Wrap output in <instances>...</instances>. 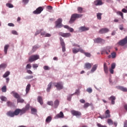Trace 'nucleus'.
Here are the masks:
<instances>
[{
    "instance_id": "obj_1",
    "label": "nucleus",
    "mask_w": 127,
    "mask_h": 127,
    "mask_svg": "<svg viewBox=\"0 0 127 127\" xmlns=\"http://www.w3.org/2000/svg\"><path fill=\"white\" fill-rule=\"evenodd\" d=\"M19 111V109H16L14 112L9 111L7 112L6 115L10 118H13L15 116H18L20 114Z\"/></svg>"
},
{
    "instance_id": "obj_2",
    "label": "nucleus",
    "mask_w": 127,
    "mask_h": 127,
    "mask_svg": "<svg viewBox=\"0 0 127 127\" xmlns=\"http://www.w3.org/2000/svg\"><path fill=\"white\" fill-rule=\"evenodd\" d=\"M82 16H83V15L81 14H73L71 15V18L69 20V23H73V22H74V21H75L77 18H80V17H82Z\"/></svg>"
},
{
    "instance_id": "obj_3",
    "label": "nucleus",
    "mask_w": 127,
    "mask_h": 127,
    "mask_svg": "<svg viewBox=\"0 0 127 127\" xmlns=\"http://www.w3.org/2000/svg\"><path fill=\"white\" fill-rule=\"evenodd\" d=\"M40 57H39V55H33L31 56L29 58L28 61L29 62H34V61H36V60H38Z\"/></svg>"
},
{
    "instance_id": "obj_4",
    "label": "nucleus",
    "mask_w": 127,
    "mask_h": 127,
    "mask_svg": "<svg viewBox=\"0 0 127 127\" xmlns=\"http://www.w3.org/2000/svg\"><path fill=\"white\" fill-rule=\"evenodd\" d=\"M56 27L57 28H61L62 26H63V25H62V18H59L56 22Z\"/></svg>"
},
{
    "instance_id": "obj_5",
    "label": "nucleus",
    "mask_w": 127,
    "mask_h": 127,
    "mask_svg": "<svg viewBox=\"0 0 127 127\" xmlns=\"http://www.w3.org/2000/svg\"><path fill=\"white\" fill-rule=\"evenodd\" d=\"M60 41L61 45L62 47V51L63 52H65V51H66V47L65 45V42H64V40L63 39V38H62V37L60 38Z\"/></svg>"
},
{
    "instance_id": "obj_6",
    "label": "nucleus",
    "mask_w": 127,
    "mask_h": 127,
    "mask_svg": "<svg viewBox=\"0 0 127 127\" xmlns=\"http://www.w3.org/2000/svg\"><path fill=\"white\" fill-rule=\"evenodd\" d=\"M43 7L40 6L34 10L33 13H34V14H40V13L43 11Z\"/></svg>"
},
{
    "instance_id": "obj_7",
    "label": "nucleus",
    "mask_w": 127,
    "mask_h": 127,
    "mask_svg": "<svg viewBox=\"0 0 127 127\" xmlns=\"http://www.w3.org/2000/svg\"><path fill=\"white\" fill-rule=\"evenodd\" d=\"M54 84L55 87H56L58 90H62V89L64 88L62 82L55 83Z\"/></svg>"
},
{
    "instance_id": "obj_8",
    "label": "nucleus",
    "mask_w": 127,
    "mask_h": 127,
    "mask_svg": "<svg viewBox=\"0 0 127 127\" xmlns=\"http://www.w3.org/2000/svg\"><path fill=\"white\" fill-rule=\"evenodd\" d=\"M71 113L72 116H75V117H81V116H82V113H81V112L75 110L71 111Z\"/></svg>"
},
{
    "instance_id": "obj_9",
    "label": "nucleus",
    "mask_w": 127,
    "mask_h": 127,
    "mask_svg": "<svg viewBox=\"0 0 127 127\" xmlns=\"http://www.w3.org/2000/svg\"><path fill=\"white\" fill-rule=\"evenodd\" d=\"M59 35L60 36H62V37H65L67 38L68 37H70L71 36V33H63V32H60L59 33Z\"/></svg>"
},
{
    "instance_id": "obj_10",
    "label": "nucleus",
    "mask_w": 127,
    "mask_h": 127,
    "mask_svg": "<svg viewBox=\"0 0 127 127\" xmlns=\"http://www.w3.org/2000/svg\"><path fill=\"white\" fill-rule=\"evenodd\" d=\"M95 43H101L102 44H104L105 42H106V41L101 38H97L94 40Z\"/></svg>"
},
{
    "instance_id": "obj_11",
    "label": "nucleus",
    "mask_w": 127,
    "mask_h": 127,
    "mask_svg": "<svg viewBox=\"0 0 127 127\" xmlns=\"http://www.w3.org/2000/svg\"><path fill=\"white\" fill-rule=\"evenodd\" d=\"M28 110H29V105H27L24 108L19 109L20 114H21V115L25 114Z\"/></svg>"
},
{
    "instance_id": "obj_12",
    "label": "nucleus",
    "mask_w": 127,
    "mask_h": 127,
    "mask_svg": "<svg viewBox=\"0 0 127 127\" xmlns=\"http://www.w3.org/2000/svg\"><path fill=\"white\" fill-rule=\"evenodd\" d=\"M119 45H121L122 46H124V45L127 44V36L125 37L124 39L121 40L119 42Z\"/></svg>"
},
{
    "instance_id": "obj_13",
    "label": "nucleus",
    "mask_w": 127,
    "mask_h": 127,
    "mask_svg": "<svg viewBox=\"0 0 127 127\" xmlns=\"http://www.w3.org/2000/svg\"><path fill=\"white\" fill-rule=\"evenodd\" d=\"M64 118V114L62 112V111L60 112V113L58 114L55 117V120H57L58 119H63Z\"/></svg>"
},
{
    "instance_id": "obj_14",
    "label": "nucleus",
    "mask_w": 127,
    "mask_h": 127,
    "mask_svg": "<svg viewBox=\"0 0 127 127\" xmlns=\"http://www.w3.org/2000/svg\"><path fill=\"white\" fill-rule=\"evenodd\" d=\"M90 28L85 26H81L79 28V31L80 32H83L84 31H88Z\"/></svg>"
},
{
    "instance_id": "obj_15",
    "label": "nucleus",
    "mask_w": 127,
    "mask_h": 127,
    "mask_svg": "<svg viewBox=\"0 0 127 127\" xmlns=\"http://www.w3.org/2000/svg\"><path fill=\"white\" fill-rule=\"evenodd\" d=\"M110 31V30L107 28H102L99 31V33H100L101 34H104V33H107V32H109Z\"/></svg>"
},
{
    "instance_id": "obj_16",
    "label": "nucleus",
    "mask_w": 127,
    "mask_h": 127,
    "mask_svg": "<svg viewBox=\"0 0 127 127\" xmlns=\"http://www.w3.org/2000/svg\"><path fill=\"white\" fill-rule=\"evenodd\" d=\"M110 110H107L105 112V116L103 117H101V119H108V118H111Z\"/></svg>"
},
{
    "instance_id": "obj_17",
    "label": "nucleus",
    "mask_w": 127,
    "mask_h": 127,
    "mask_svg": "<svg viewBox=\"0 0 127 127\" xmlns=\"http://www.w3.org/2000/svg\"><path fill=\"white\" fill-rule=\"evenodd\" d=\"M116 96H111L110 97L108 98L109 101H111L112 105H115V101H116Z\"/></svg>"
},
{
    "instance_id": "obj_18",
    "label": "nucleus",
    "mask_w": 127,
    "mask_h": 127,
    "mask_svg": "<svg viewBox=\"0 0 127 127\" xmlns=\"http://www.w3.org/2000/svg\"><path fill=\"white\" fill-rule=\"evenodd\" d=\"M92 66H93V64H90L89 63H85L84 65L85 69H91L92 68Z\"/></svg>"
},
{
    "instance_id": "obj_19",
    "label": "nucleus",
    "mask_w": 127,
    "mask_h": 127,
    "mask_svg": "<svg viewBox=\"0 0 127 127\" xmlns=\"http://www.w3.org/2000/svg\"><path fill=\"white\" fill-rule=\"evenodd\" d=\"M11 94H13V96L14 98H15L16 99H17V100H18V99L19 98H20V95H19V94H18V93L14 92V91H12L11 92Z\"/></svg>"
},
{
    "instance_id": "obj_20",
    "label": "nucleus",
    "mask_w": 127,
    "mask_h": 127,
    "mask_svg": "<svg viewBox=\"0 0 127 127\" xmlns=\"http://www.w3.org/2000/svg\"><path fill=\"white\" fill-rule=\"evenodd\" d=\"M94 3L95 5H102L103 2L101 0H96L94 1Z\"/></svg>"
},
{
    "instance_id": "obj_21",
    "label": "nucleus",
    "mask_w": 127,
    "mask_h": 127,
    "mask_svg": "<svg viewBox=\"0 0 127 127\" xmlns=\"http://www.w3.org/2000/svg\"><path fill=\"white\" fill-rule=\"evenodd\" d=\"M51 88H52V82H51L49 83L48 85V87L47 88L46 91L48 92H50V90H51Z\"/></svg>"
},
{
    "instance_id": "obj_22",
    "label": "nucleus",
    "mask_w": 127,
    "mask_h": 127,
    "mask_svg": "<svg viewBox=\"0 0 127 127\" xmlns=\"http://www.w3.org/2000/svg\"><path fill=\"white\" fill-rule=\"evenodd\" d=\"M97 68H98V64H94L91 69V73H94L97 70Z\"/></svg>"
},
{
    "instance_id": "obj_23",
    "label": "nucleus",
    "mask_w": 127,
    "mask_h": 127,
    "mask_svg": "<svg viewBox=\"0 0 127 127\" xmlns=\"http://www.w3.org/2000/svg\"><path fill=\"white\" fill-rule=\"evenodd\" d=\"M37 101L38 103L40 104V105H43V99H42V97L41 96L38 97Z\"/></svg>"
},
{
    "instance_id": "obj_24",
    "label": "nucleus",
    "mask_w": 127,
    "mask_h": 127,
    "mask_svg": "<svg viewBox=\"0 0 127 127\" xmlns=\"http://www.w3.org/2000/svg\"><path fill=\"white\" fill-rule=\"evenodd\" d=\"M103 67H104V71L105 74H108V66H107V64H106V63L104 64Z\"/></svg>"
},
{
    "instance_id": "obj_25",
    "label": "nucleus",
    "mask_w": 127,
    "mask_h": 127,
    "mask_svg": "<svg viewBox=\"0 0 127 127\" xmlns=\"http://www.w3.org/2000/svg\"><path fill=\"white\" fill-rule=\"evenodd\" d=\"M118 89L122 92H127V88L123 86H118Z\"/></svg>"
},
{
    "instance_id": "obj_26",
    "label": "nucleus",
    "mask_w": 127,
    "mask_h": 127,
    "mask_svg": "<svg viewBox=\"0 0 127 127\" xmlns=\"http://www.w3.org/2000/svg\"><path fill=\"white\" fill-rule=\"evenodd\" d=\"M9 48V45H6L4 47V52L5 55L7 54V49Z\"/></svg>"
},
{
    "instance_id": "obj_27",
    "label": "nucleus",
    "mask_w": 127,
    "mask_h": 127,
    "mask_svg": "<svg viewBox=\"0 0 127 127\" xmlns=\"http://www.w3.org/2000/svg\"><path fill=\"white\" fill-rule=\"evenodd\" d=\"M10 75V72L9 71H7L5 72V73L2 75L3 78H6V77H8Z\"/></svg>"
},
{
    "instance_id": "obj_28",
    "label": "nucleus",
    "mask_w": 127,
    "mask_h": 127,
    "mask_svg": "<svg viewBox=\"0 0 127 127\" xmlns=\"http://www.w3.org/2000/svg\"><path fill=\"white\" fill-rule=\"evenodd\" d=\"M31 87V85H30V84H29L27 85V86L26 87V94H28V92H29V91H30Z\"/></svg>"
},
{
    "instance_id": "obj_29",
    "label": "nucleus",
    "mask_w": 127,
    "mask_h": 127,
    "mask_svg": "<svg viewBox=\"0 0 127 127\" xmlns=\"http://www.w3.org/2000/svg\"><path fill=\"white\" fill-rule=\"evenodd\" d=\"M52 120V117H51V116H48L46 119V122H47L48 124H49V123L51 122Z\"/></svg>"
},
{
    "instance_id": "obj_30",
    "label": "nucleus",
    "mask_w": 127,
    "mask_h": 127,
    "mask_svg": "<svg viewBox=\"0 0 127 127\" xmlns=\"http://www.w3.org/2000/svg\"><path fill=\"white\" fill-rule=\"evenodd\" d=\"M59 106V100H56L54 102V107L55 108H58Z\"/></svg>"
},
{
    "instance_id": "obj_31",
    "label": "nucleus",
    "mask_w": 127,
    "mask_h": 127,
    "mask_svg": "<svg viewBox=\"0 0 127 127\" xmlns=\"http://www.w3.org/2000/svg\"><path fill=\"white\" fill-rule=\"evenodd\" d=\"M97 17L99 20L102 19V13H98L97 14Z\"/></svg>"
},
{
    "instance_id": "obj_32",
    "label": "nucleus",
    "mask_w": 127,
    "mask_h": 127,
    "mask_svg": "<svg viewBox=\"0 0 127 127\" xmlns=\"http://www.w3.org/2000/svg\"><path fill=\"white\" fill-rule=\"evenodd\" d=\"M78 52H79V49H76L75 48L72 49V53H73V54H76L78 53Z\"/></svg>"
},
{
    "instance_id": "obj_33",
    "label": "nucleus",
    "mask_w": 127,
    "mask_h": 127,
    "mask_svg": "<svg viewBox=\"0 0 127 127\" xmlns=\"http://www.w3.org/2000/svg\"><path fill=\"white\" fill-rule=\"evenodd\" d=\"M6 6L9 7V8H12V7H13V5L10 3H7L6 4Z\"/></svg>"
},
{
    "instance_id": "obj_34",
    "label": "nucleus",
    "mask_w": 127,
    "mask_h": 127,
    "mask_svg": "<svg viewBox=\"0 0 127 127\" xmlns=\"http://www.w3.org/2000/svg\"><path fill=\"white\" fill-rule=\"evenodd\" d=\"M6 67V64H2L0 65V69H5Z\"/></svg>"
},
{
    "instance_id": "obj_35",
    "label": "nucleus",
    "mask_w": 127,
    "mask_h": 127,
    "mask_svg": "<svg viewBox=\"0 0 127 127\" xmlns=\"http://www.w3.org/2000/svg\"><path fill=\"white\" fill-rule=\"evenodd\" d=\"M1 91L3 93H5L6 92V86H3L1 88Z\"/></svg>"
},
{
    "instance_id": "obj_36",
    "label": "nucleus",
    "mask_w": 127,
    "mask_h": 127,
    "mask_svg": "<svg viewBox=\"0 0 127 127\" xmlns=\"http://www.w3.org/2000/svg\"><path fill=\"white\" fill-rule=\"evenodd\" d=\"M77 10L79 13H82L83 12V8L81 7H78Z\"/></svg>"
},
{
    "instance_id": "obj_37",
    "label": "nucleus",
    "mask_w": 127,
    "mask_h": 127,
    "mask_svg": "<svg viewBox=\"0 0 127 127\" xmlns=\"http://www.w3.org/2000/svg\"><path fill=\"white\" fill-rule=\"evenodd\" d=\"M17 103H24V100L23 99L20 98V97L17 99Z\"/></svg>"
},
{
    "instance_id": "obj_38",
    "label": "nucleus",
    "mask_w": 127,
    "mask_h": 127,
    "mask_svg": "<svg viewBox=\"0 0 127 127\" xmlns=\"http://www.w3.org/2000/svg\"><path fill=\"white\" fill-rule=\"evenodd\" d=\"M86 91H87V92L89 93V94H91V93L93 92V89H92V88L89 87L87 88Z\"/></svg>"
},
{
    "instance_id": "obj_39",
    "label": "nucleus",
    "mask_w": 127,
    "mask_h": 127,
    "mask_svg": "<svg viewBox=\"0 0 127 127\" xmlns=\"http://www.w3.org/2000/svg\"><path fill=\"white\" fill-rule=\"evenodd\" d=\"M117 14L121 15L122 19H124V13H123V12H122L121 11H118L117 12Z\"/></svg>"
},
{
    "instance_id": "obj_40",
    "label": "nucleus",
    "mask_w": 127,
    "mask_h": 127,
    "mask_svg": "<svg viewBox=\"0 0 127 127\" xmlns=\"http://www.w3.org/2000/svg\"><path fill=\"white\" fill-rule=\"evenodd\" d=\"M107 123L110 125H113L114 124V122L112 121V119H108Z\"/></svg>"
},
{
    "instance_id": "obj_41",
    "label": "nucleus",
    "mask_w": 127,
    "mask_h": 127,
    "mask_svg": "<svg viewBox=\"0 0 127 127\" xmlns=\"http://www.w3.org/2000/svg\"><path fill=\"white\" fill-rule=\"evenodd\" d=\"M0 99L2 101V102H6V100H7L6 97L4 96L0 97Z\"/></svg>"
},
{
    "instance_id": "obj_42",
    "label": "nucleus",
    "mask_w": 127,
    "mask_h": 127,
    "mask_svg": "<svg viewBox=\"0 0 127 127\" xmlns=\"http://www.w3.org/2000/svg\"><path fill=\"white\" fill-rule=\"evenodd\" d=\"M7 105L8 107H12V106H13V103H12L10 101H8L7 102Z\"/></svg>"
},
{
    "instance_id": "obj_43",
    "label": "nucleus",
    "mask_w": 127,
    "mask_h": 127,
    "mask_svg": "<svg viewBox=\"0 0 127 127\" xmlns=\"http://www.w3.org/2000/svg\"><path fill=\"white\" fill-rule=\"evenodd\" d=\"M32 67L33 69H37V68H38V64H32Z\"/></svg>"
},
{
    "instance_id": "obj_44",
    "label": "nucleus",
    "mask_w": 127,
    "mask_h": 127,
    "mask_svg": "<svg viewBox=\"0 0 127 127\" xmlns=\"http://www.w3.org/2000/svg\"><path fill=\"white\" fill-rule=\"evenodd\" d=\"M116 56H117V54L115 52H113V53H111L112 58H113V59L116 58Z\"/></svg>"
},
{
    "instance_id": "obj_45",
    "label": "nucleus",
    "mask_w": 127,
    "mask_h": 127,
    "mask_svg": "<svg viewBox=\"0 0 127 127\" xmlns=\"http://www.w3.org/2000/svg\"><path fill=\"white\" fill-rule=\"evenodd\" d=\"M88 107H90V104L88 103H85L83 106V108H84V109H87Z\"/></svg>"
},
{
    "instance_id": "obj_46",
    "label": "nucleus",
    "mask_w": 127,
    "mask_h": 127,
    "mask_svg": "<svg viewBox=\"0 0 127 127\" xmlns=\"http://www.w3.org/2000/svg\"><path fill=\"white\" fill-rule=\"evenodd\" d=\"M31 111L32 114H34V113H37V110L35 108H32Z\"/></svg>"
},
{
    "instance_id": "obj_47",
    "label": "nucleus",
    "mask_w": 127,
    "mask_h": 127,
    "mask_svg": "<svg viewBox=\"0 0 127 127\" xmlns=\"http://www.w3.org/2000/svg\"><path fill=\"white\" fill-rule=\"evenodd\" d=\"M79 52H80L81 53H83V54H85V51L84 50L82 49V48H80L78 49Z\"/></svg>"
},
{
    "instance_id": "obj_48",
    "label": "nucleus",
    "mask_w": 127,
    "mask_h": 127,
    "mask_svg": "<svg viewBox=\"0 0 127 127\" xmlns=\"http://www.w3.org/2000/svg\"><path fill=\"white\" fill-rule=\"evenodd\" d=\"M33 78V75H29L26 77V79L27 80H29L30 79H32Z\"/></svg>"
},
{
    "instance_id": "obj_49",
    "label": "nucleus",
    "mask_w": 127,
    "mask_h": 127,
    "mask_svg": "<svg viewBox=\"0 0 127 127\" xmlns=\"http://www.w3.org/2000/svg\"><path fill=\"white\" fill-rule=\"evenodd\" d=\"M47 105H49V106H53V101H48L47 102Z\"/></svg>"
},
{
    "instance_id": "obj_50",
    "label": "nucleus",
    "mask_w": 127,
    "mask_h": 127,
    "mask_svg": "<svg viewBox=\"0 0 127 127\" xmlns=\"http://www.w3.org/2000/svg\"><path fill=\"white\" fill-rule=\"evenodd\" d=\"M84 55H85V56L86 57H91V54H90L89 53H84Z\"/></svg>"
},
{
    "instance_id": "obj_51",
    "label": "nucleus",
    "mask_w": 127,
    "mask_h": 127,
    "mask_svg": "<svg viewBox=\"0 0 127 127\" xmlns=\"http://www.w3.org/2000/svg\"><path fill=\"white\" fill-rule=\"evenodd\" d=\"M97 127H107V126L106 125H102V124H100V123H98L97 124Z\"/></svg>"
},
{
    "instance_id": "obj_52",
    "label": "nucleus",
    "mask_w": 127,
    "mask_h": 127,
    "mask_svg": "<svg viewBox=\"0 0 127 127\" xmlns=\"http://www.w3.org/2000/svg\"><path fill=\"white\" fill-rule=\"evenodd\" d=\"M44 70H50V67L47 65H45L43 67Z\"/></svg>"
},
{
    "instance_id": "obj_53",
    "label": "nucleus",
    "mask_w": 127,
    "mask_h": 127,
    "mask_svg": "<svg viewBox=\"0 0 127 127\" xmlns=\"http://www.w3.org/2000/svg\"><path fill=\"white\" fill-rule=\"evenodd\" d=\"M11 33L12 34H14V35H18V33H17V32L16 31H15V30H12V31H11Z\"/></svg>"
},
{
    "instance_id": "obj_54",
    "label": "nucleus",
    "mask_w": 127,
    "mask_h": 127,
    "mask_svg": "<svg viewBox=\"0 0 127 127\" xmlns=\"http://www.w3.org/2000/svg\"><path fill=\"white\" fill-rule=\"evenodd\" d=\"M26 69H31V64H28L26 66Z\"/></svg>"
},
{
    "instance_id": "obj_55",
    "label": "nucleus",
    "mask_w": 127,
    "mask_h": 127,
    "mask_svg": "<svg viewBox=\"0 0 127 127\" xmlns=\"http://www.w3.org/2000/svg\"><path fill=\"white\" fill-rule=\"evenodd\" d=\"M27 73H28V74H29L30 75H32V74H33L32 71L29 69L27 70Z\"/></svg>"
},
{
    "instance_id": "obj_56",
    "label": "nucleus",
    "mask_w": 127,
    "mask_h": 127,
    "mask_svg": "<svg viewBox=\"0 0 127 127\" xmlns=\"http://www.w3.org/2000/svg\"><path fill=\"white\" fill-rule=\"evenodd\" d=\"M116 68V64L115 63H113L111 64V69H115Z\"/></svg>"
},
{
    "instance_id": "obj_57",
    "label": "nucleus",
    "mask_w": 127,
    "mask_h": 127,
    "mask_svg": "<svg viewBox=\"0 0 127 127\" xmlns=\"http://www.w3.org/2000/svg\"><path fill=\"white\" fill-rule=\"evenodd\" d=\"M72 97V94L69 95L67 96V101H71V98Z\"/></svg>"
},
{
    "instance_id": "obj_58",
    "label": "nucleus",
    "mask_w": 127,
    "mask_h": 127,
    "mask_svg": "<svg viewBox=\"0 0 127 127\" xmlns=\"http://www.w3.org/2000/svg\"><path fill=\"white\" fill-rule=\"evenodd\" d=\"M41 31H42V29L37 31L35 33V35H38V34H39V33H41Z\"/></svg>"
},
{
    "instance_id": "obj_59",
    "label": "nucleus",
    "mask_w": 127,
    "mask_h": 127,
    "mask_svg": "<svg viewBox=\"0 0 127 127\" xmlns=\"http://www.w3.org/2000/svg\"><path fill=\"white\" fill-rule=\"evenodd\" d=\"M51 37V34L46 33V35L45 36V37Z\"/></svg>"
},
{
    "instance_id": "obj_60",
    "label": "nucleus",
    "mask_w": 127,
    "mask_h": 127,
    "mask_svg": "<svg viewBox=\"0 0 127 127\" xmlns=\"http://www.w3.org/2000/svg\"><path fill=\"white\" fill-rule=\"evenodd\" d=\"M37 48V46H35L33 47L32 50H33V52H34V51H35L36 50Z\"/></svg>"
},
{
    "instance_id": "obj_61",
    "label": "nucleus",
    "mask_w": 127,
    "mask_h": 127,
    "mask_svg": "<svg viewBox=\"0 0 127 127\" xmlns=\"http://www.w3.org/2000/svg\"><path fill=\"white\" fill-rule=\"evenodd\" d=\"M46 34V32H45V31L41 32V35H42V36H45Z\"/></svg>"
},
{
    "instance_id": "obj_62",
    "label": "nucleus",
    "mask_w": 127,
    "mask_h": 127,
    "mask_svg": "<svg viewBox=\"0 0 127 127\" xmlns=\"http://www.w3.org/2000/svg\"><path fill=\"white\" fill-rule=\"evenodd\" d=\"M8 26H12L13 27L14 26V24L12 23H9L8 24Z\"/></svg>"
},
{
    "instance_id": "obj_63",
    "label": "nucleus",
    "mask_w": 127,
    "mask_h": 127,
    "mask_svg": "<svg viewBox=\"0 0 127 127\" xmlns=\"http://www.w3.org/2000/svg\"><path fill=\"white\" fill-rule=\"evenodd\" d=\"M122 12H124L125 13H127V10L125 8H123L122 9Z\"/></svg>"
},
{
    "instance_id": "obj_64",
    "label": "nucleus",
    "mask_w": 127,
    "mask_h": 127,
    "mask_svg": "<svg viewBox=\"0 0 127 127\" xmlns=\"http://www.w3.org/2000/svg\"><path fill=\"white\" fill-rule=\"evenodd\" d=\"M124 127H127V121L124 122Z\"/></svg>"
}]
</instances>
